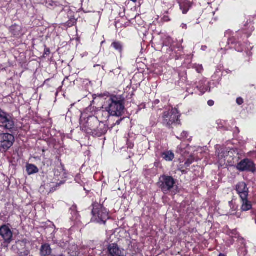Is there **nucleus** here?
I'll use <instances>...</instances> for the list:
<instances>
[{"mask_svg":"<svg viewBox=\"0 0 256 256\" xmlns=\"http://www.w3.org/2000/svg\"><path fill=\"white\" fill-rule=\"evenodd\" d=\"M52 250L48 244H44L41 246L40 254L41 256H48L51 254Z\"/></svg>","mask_w":256,"mask_h":256,"instance_id":"nucleus-17","label":"nucleus"},{"mask_svg":"<svg viewBox=\"0 0 256 256\" xmlns=\"http://www.w3.org/2000/svg\"><path fill=\"white\" fill-rule=\"evenodd\" d=\"M28 253L29 252L27 250L26 251H24V255L26 256H27L28 254Z\"/></svg>","mask_w":256,"mask_h":256,"instance_id":"nucleus-44","label":"nucleus"},{"mask_svg":"<svg viewBox=\"0 0 256 256\" xmlns=\"http://www.w3.org/2000/svg\"><path fill=\"white\" fill-rule=\"evenodd\" d=\"M112 46L116 50L118 51L120 53H122L123 50V46L122 44L118 41L114 42L112 44Z\"/></svg>","mask_w":256,"mask_h":256,"instance_id":"nucleus-25","label":"nucleus"},{"mask_svg":"<svg viewBox=\"0 0 256 256\" xmlns=\"http://www.w3.org/2000/svg\"><path fill=\"white\" fill-rule=\"evenodd\" d=\"M92 206V217L91 220L100 224H105L110 218L108 211L103 205L96 202H94Z\"/></svg>","mask_w":256,"mask_h":256,"instance_id":"nucleus-4","label":"nucleus"},{"mask_svg":"<svg viewBox=\"0 0 256 256\" xmlns=\"http://www.w3.org/2000/svg\"><path fill=\"white\" fill-rule=\"evenodd\" d=\"M61 172H64L63 176H64V177H66V170L64 168V165L62 163H60V164L59 166H58L57 168H56L54 170V176L56 180H60V176Z\"/></svg>","mask_w":256,"mask_h":256,"instance_id":"nucleus-18","label":"nucleus"},{"mask_svg":"<svg viewBox=\"0 0 256 256\" xmlns=\"http://www.w3.org/2000/svg\"><path fill=\"white\" fill-rule=\"evenodd\" d=\"M168 52H170V56L172 58H175L176 60L181 58L184 56L183 47L181 44L176 43L173 47L170 48Z\"/></svg>","mask_w":256,"mask_h":256,"instance_id":"nucleus-10","label":"nucleus"},{"mask_svg":"<svg viewBox=\"0 0 256 256\" xmlns=\"http://www.w3.org/2000/svg\"><path fill=\"white\" fill-rule=\"evenodd\" d=\"M48 80H49V79H47V80L45 81V82H46V81H48Z\"/></svg>","mask_w":256,"mask_h":256,"instance_id":"nucleus-50","label":"nucleus"},{"mask_svg":"<svg viewBox=\"0 0 256 256\" xmlns=\"http://www.w3.org/2000/svg\"><path fill=\"white\" fill-rule=\"evenodd\" d=\"M192 2L188 0H182L179 2L180 9L182 10L183 14H186L190 9L192 8Z\"/></svg>","mask_w":256,"mask_h":256,"instance_id":"nucleus-15","label":"nucleus"},{"mask_svg":"<svg viewBox=\"0 0 256 256\" xmlns=\"http://www.w3.org/2000/svg\"><path fill=\"white\" fill-rule=\"evenodd\" d=\"M8 30L12 36L16 38H20L25 34L22 26L16 24L11 26Z\"/></svg>","mask_w":256,"mask_h":256,"instance_id":"nucleus-14","label":"nucleus"},{"mask_svg":"<svg viewBox=\"0 0 256 256\" xmlns=\"http://www.w3.org/2000/svg\"><path fill=\"white\" fill-rule=\"evenodd\" d=\"M134 144L132 143L128 144V148H132L134 147Z\"/></svg>","mask_w":256,"mask_h":256,"instance_id":"nucleus-42","label":"nucleus"},{"mask_svg":"<svg viewBox=\"0 0 256 256\" xmlns=\"http://www.w3.org/2000/svg\"><path fill=\"white\" fill-rule=\"evenodd\" d=\"M163 4L168 7H172L174 4V0H162Z\"/></svg>","mask_w":256,"mask_h":256,"instance_id":"nucleus-31","label":"nucleus"},{"mask_svg":"<svg viewBox=\"0 0 256 256\" xmlns=\"http://www.w3.org/2000/svg\"><path fill=\"white\" fill-rule=\"evenodd\" d=\"M165 14H168V11H166V12H165Z\"/></svg>","mask_w":256,"mask_h":256,"instance_id":"nucleus-48","label":"nucleus"},{"mask_svg":"<svg viewBox=\"0 0 256 256\" xmlns=\"http://www.w3.org/2000/svg\"><path fill=\"white\" fill-rule=\"evenodd\" d=\"M50 54V50L48 48H46L44 50V54L48 56Z\"/></svg>","mask_w":256,"mask_h":256,"instance_id":"nucleus-36","label":"nucleus"},{"mask_svg":"<svg viewBox=\"0 0 256 256\" xmlns=\"http://www.w3.org/2000/svg\"><path fill=\"white\" fill-rule=\"evenodd\" d=\"M175 182L172 177L164 174L159 178L158 186L164 194H168L172 192Z\"/></svg>","mask_w":256,"mask_h":256,"instance_id":"nucleus-6","label":"nucleus"},{"mask_svg":"<svg viewBox=\"0 0 256 256\" xmlns=\"http://www.w3.org/2000/svg\"><path fill=\"white\" fill-rule=\"evenodd\" d=\"M254 30L252 22L247 21L241 31H238L234 34L231 37H228V44L232 46L236 50L242 52L244 50V46L241 44L242 33L244 32L246 38H248Z\"/></svg>","mask_w":256,"mask_h":256,"instance_id":"nucleus-3","label":"nucleus"},{"mask_svg":"<svg viewBox=\"0 0 256 256\" xmlns=\"http://www.w3.org/2000/svg\"><path fill=\"white\" fill-rule=\"evenodd\" d=\"M98 116L100 118H101L102 120H107L111 114L108 110L104 109V110H102L98 112Z\"/></svg>","mask_w":256,"mask_h":256,"instance_id":"nucleus-24","label":"nucleus"},{"mask_svg":"<svg viewBox=\"0 0 256 256\" xmlns=\"http://www.w3.org/2000/svg\"><path fill=\"white\" fill-rule=\"evenodd\" d=\"M26 171L28 174L30 175L38 172V168L33 164H28L26 166Z\"/></svg>","mask_w":256,"mask_h":256,"instance_id":"nucleus-23","label":"nucleus"},{"mask_svg":"<svg viewBox=\"0 0 256 256\" xmlns=\"http://www.w3.org/2000/svg\"><path fill=\"white\" fill-rule=\"evenodd\" d=\"M214 100H209L208 102V104L210 106H212L214 105Z\"/></svg>","mask_w":256,"mask_h":256,"instance_id":"nucleus-37","label":"nucleus"},{"mask_svg":"<svg viewBox=\"0 0 256 256\" xmlns=\"http://www.w3.org/2000/svg\"><path fill=\"white\" fill-rule=\"evenodd\" d=\"M42 152H45V150H42Z\"/></svg>","mask_w":256,"mask_h":256,"instance_id":"nucleus-51","label":"nucleus"},{"mask_svg":"<svg viewBox=\"0 0 256 256\" xmlns=\"http://www.w3.org/2000/svg\"><path fill=\"white\" fill-rule=\"evenodd\" d=\"M188 132L186 131H183L180 136H176V138L180 140H184L188 138Z\"/></svg>","mask_w":256,"mask_h":256,"instance_id":"nucleus-30","label":"nucleus"},{"mask_svg":"<svg viewBox=\"0 0 256 256\" xmlns=\"http://www.w3.org/2000/svg\"><path fill=\"white\" fill-rule=\"evenodd\" d=\"M242 207L241 209L242 211H248L252 208L251 202L248 200V198L245 199H241Z\"/></svg>","mask_w":256,"mask_h":256,"instance_id":"nucleus-20","label":"nucleus"},{"mask_svg":"<svg viewBox=\"0 0 256 256\" xmlns=\"http://www.w3.org/2000/svg\"><path fill=\"white\" fill-rule=\"evenodd\" d=\"M46 6L50 8H54L56 7H60L62 10H63L62 5L60 4L58 2L53 1L52 0H46Z\"/></svg>","mask_w":256,"mask_h":256,"instance_id":"nucleus-21","label":"nucleus"},{"mask_svg":"<svg viewBox=\"0 0 256 256\" xmlns=\"http://www.w3.org/2000/svg\"><path fill=\"white\" fill-rule=\"evenodd\" d=\"M71 214L73 216V218L77 219L78 216V212L77 211V206L76 205H73L70 208Z\"/></svg>","mask_w":256,"mask_h":256,"instance_id":"nucleus-27","label":"nucleus"},{"mask_svg":"<svg viewBox=\"0 0 256 256\" xmlns=\"http://www.w3.org/2000/svg\"><path fill=\"white\" fill-rule=\"evenodd\" d=\"M108 250V256H126L124 250L120 248L116 244H109Z\"/></svg>","mask_w":256,"mask_h":256,"instance_id":"nucleus-11","label":"nucleus"},{"mask_svg":"<svg viewBox=\"0 0 256 256\" xmlns=\"http://www.w3.org/2000/svg\"><path fill=\"white\" fill-rule=\"evenodd\" d=\"M181 114L176 108H172L162 114V124L164 126L171 128L173 125L181 124L180 117Z\"/></svg>","mask_w":256,"mask_h":256,"instance_id":"nucleus-5","label":"nucleus"},{"mask_svg":"<svg viewBox=\"0 0 256 256\" xmlns=\"http://www.w3.org/2000/svg\"><path fill=\"white\" fill-rule=\"evenodd\" d=\"M236 102L238 105H241L244 103V100L241 98H238L236 99Z\"/></svg>","mask_w":256,"mask_h":256,"instance_id":"nucleus-35","label":"nucleus"},{"mask_svg":"<svg viewBox=\"0 0 256 256\" xmlns=\"http://www.w3.org/2000/svg\"><path fill=\"white\" fill-rule=\"evenodd\" d=\"M236 128L238 130V131L239 132V130H238V127H236Z\"/></svg>","mask_w":256,"mask_h":256,"instance_id":"nucleus-49","label":"nucleus"},{"mask_svg":"<svg viewBox=\"0 0 256 256\" xmlns=\"http://www.w3.org/2000/svg\"><path fill=\"white\" fill-rule=\"evenodd\" d=\"M65 181L64 180H61L60 182L59 183H56V186H60L61 184H64V183Z\"/></svg>","mask_w":256,"mask_h":256,"instance_id":"nucleus-40","label":"nucleus"},{"mask_svg":"<svg viewBox=\"0 0 256 256\" xmlns=\"http://www.w3.org/2000/svg\"><path fill=\"white\" fill-rule=\"evenodd\" d=\"M240 242L242 244L244 245V246H242L239 248L238 253L240 255L245 256L247 254V250L245 248L244 240L243 238H241L240 240Z\"/></svg>","mask_w":256,"mask_h":256,"instance_id":"nucleus-26","label":"nucleus"},{"mask_svg":"<svg viewBox=\"0 0 256 256\" xmlns=\"http://www.w3.org/2000/svg\"><path fill=\"white\" fill-rule=\"evenodd\" d=\"M0 126L10 132L14 128L13 118L8 113H6V115L0 118Z\"/></svg>","mask_w":256,"mask_h":256,"instance_id":"nucleus-8","label":"nucleus"},{"mask_svg":"<svg viewBox=\"0 0 256 256\" xmlns=\"http://www.w3.org/2000/svg\"><path fill=\"white\" fill-rule=\"evenodd\" d=\"M0 236L7 245L10 244L12 240L13 234L10 228L6 225L0 227Z\"/></svg>","mask_w":256,"mask_h":256,"instance_id":"nucleus-9","label":"nucleus"},{"mask_svg":"<svg viewBox=\"0 0 256 256\" xmlns=\"http://www.w3.org/2000/svg\"><path fill=\"white\" fill-rule=\"evenodd\" d=\"M17 246H25V244L23 242H16Z\"/></svg>","mask_w":256,"mask_h":256,"instance_id":"nucleus-38","label":"nucleus"},{"mask_svg":"<svg viewBox=\"0 0 256 256\" xmlns=\"http://www.w3.org/2000/svg\"><path fill=\"white\" fill-rule=\"evenodd\" d=\"M158 118L157 116H152L150 117V125L152 126H156L158 124Z\"/></svg>","mask_w":256,"mask_h":256,"instance_id":"nucleus-29","label":"nucleus"},{"mask_svg":"<svg viewBox=\"0 0 256 256\" xmlns=\"http://www.w3.org/2000/svg\"><path fill=\"white\" fill-rule=\"evenodd\" d=\"M14 138L12 134L8 133L0 134V151L2 152H7L13 145Z\"/></svg>","mask_w":256,"mask_h":256,"instance_id":"nucleus-7","label":"nucleus"},{"mask_svg":"<svg viewBox=\"0 0 256 256\" xmlns=\"http://www.w3.org/2000/svg\"><path fill=\"white\" fill-rule=\"evenodd\" d=\"M193 68L196 70L198 73H202L204 70L202 66V64H195L194 65Z\"/></svg>","mask_w":256,"mask_h":256,"instance_id":"nucleus-32","label":"nucleus"},{"mask_svg":"<svg viewBox=\"0 0 256 256\" xmlns=\"http://www.w3.org/2000/svg\"><path fill=\"white\" fill-rule=\"evenodd\" d=\"M122 119H120V120H117L116 122V124H118V125L120 123V122L122 121Z\"/></svg>","mask_w":256,"mask_h":256,"instance_id":"nucleus-43","label":"nucleus"},{"mask_svg":"<svg viewBox=\"0 0 256 256\" xmlns=\"http://www.w3.org/2000/svg\"><path fill=\"white\" fill-rule=\"evenodd\" d=\"M176 43L177 42H174L170 36H166L163 40V46L168 47V48L167 50L168 52L170 50V48L173 47Z\"/></svg>","mask_w":256,"mask_h":256,"instance_id":"nucleus-19","label":"nucleus"},{"mask_svg":"<svg viewBox=\"0 0 256 256\" xmlns=\"http://www.w3.org/2000/svg\"><path fill=\"white\" fill-rule=\"evenodd\" d=\"M236 190L239 195L240 199L248 198V188L246 184L244 182L238 183L236 186Z\"/></svg>","mask_w":256,"mask_h":256,"instance_id":"nucleus-13","label":"nucleus"},{"mask_svg":"<svg viewBox=\"0 0 256 256\" xmlns=\"http://www.w3.org/2000/svg\"><path fill=\"white\" fill-rule=\"evenodd\" d=\"M181 28L183 29H186L187 28V26L186 24H182V25H181Z\"/></svg>","mask_w":256,"mask_h":256,"instance_id":"nucleus-41","label":"nucleus"},{"mask_svg":"<svg viewBox=\"0 0 256 256\" xmlns=\"http://www.w3.org/2000/svg\"><path fill=\"white\" fill-rule=\"evenodd\" d=\"M6 112L2 111L0 108V118L1 117H2L4 115H6Z\"/></svg>","mask_w":256,"mask_h":256,"instance_id":"nucleus-39","label":"nucleus"},{"mask_svg":"<svg viewBox=\"0 0 256 256\" xmlns=\"http://www.w3.org/2000/svg\"><path fill=\"white\" fill-rule=\"evenodd\" d=\"M60 178H63V176H60Z\"/></svg>","mask_w":256,"mask_h":256,"instance_id":"nucleus-52","label":"nucleus"},{"mask_svg":"<svg viewBox=\"0 0 256 256\" xmlns=\"http://www.w3.org/2000/svg\"><path fill=\"white\" fill-rule=\"evenodd\" d=\"M218 256H226L224 254H220Z\"/></svg>","mask_w":256,"mask_h":256,"instance_id":"nucleus-45","label":"nucleus"},{"mask_svg":"<svg viewBox=\"0 0 256 256\" xmlns=\"http://www.w3.org/2000/svg\"><path fill=\"white\" fill-rule=\"evenodd\" d=\"M196 88L200 90L202 94H203L208 90V82L206 80L203 78L198 82Z\"/></svg>","mask_w":256,"mask_h":256,"instance_id":"nucleus-16","label":"nucleus"},{"mask_svg":"<svg viewBox=\"0 0 256 256\" xmlns=\"http://www.w3.org/2000/svg\"><path fill=\"white\" fill-rule=\"evenodd\" d=\"M170 18L168 15H164L161 18L160 20H158V18H157L158 23L159 24H162L165 22H168L170 21Z\"/></svg>","mask_w":256,"mask_h":256,"instance_id":"nucleus-28","label":"nucleus"},{"mask_svg":"<svg viewBox=\"0 0 256 256\" xmlns=\"http://www.w3.org/2000/svg\"><path fill=\"white\" fill-rule=\"evenodd\" d=\"M227 234L232 236H236L238 232L236 230H230L227 232Z\"/></svg>","mask_w":256,"mask_h":256,"instance_id":"nucleus-33","label":"nucleus"},{"mask_svg":"<svg viewBox=\"0 0 256 256\" xmlns=\"http://www.w3.org/2000/svg\"><path fill=\"white\" fill-rule=\"evenodd\" d=\"M229 34V32H227L226 34V36L227 35H228Z\"/></svg>","mask_w":256,"mask_h":256,"instance_id":"nucleus-47","label":"nucleus"},{"mask_svg":"<svg viewBox=\"0 0 256 256\" xmlns=\"http://www.w3.org/2000/svg\"><path fill=\"white\" fill-rule=\"evenodd\" d=\"M102 108L112 116H120L124 109V98L120 95L108 94L104 98Z\"/></svg>","mask_w":256,"mask_h":256,"instance_id":"nucleus-1","label":"nucleus"},{"mask_svg":"<svg viewBox=\"0 0 256 256\" xmlns=\"http://www.w3.org/2000/svg\"><path fill=\"white\" fill-rule=\"evenodd\" d=\"M80 130L88 134L100 137L107 132L108 126L100 122L98 117L92 116L88 118L86 122L81 124Z\"/></svg>","mask_w":256,"mask_h":256,"instance_id":"nucleus-2","label":"nucleus"},{"mask_svg":"<svg viewBox=\"0 0 256 256\" xmlns=\"http://www.w3.org/2000/svg\"><path fill=\"white\" fill-rule=\"evenodd\" d=\"M193 162V160L192 159H188L185 163H184V166H186V167H188Z\"/></svg>","mask_w":256,"mask_h":256,"instance_id":"nucleus-34","label":"nucleus"},{"mask_svg":"<svg viewBox=\"0 0 256 256\" xmlns=\"http://www.w3.org/2000/svg\"><path fill=\"white\" fill-rule=\"evenodd\" d=\"M255 222H256V214H255Z\"/></svg>","mask_w":256,"mask_h":256,"instance_id":"nucleus-46","label":"nucleus"},{"mask_svg":"<svg viewBox=\"0 0 256 256\" xmlns=\"http://www.w3.org/2000/svg\"><path fill=\"white\" fill-rule=\"evenodd\" d=\"M162 156L166 161L171 162L174 158V155L172 151H166L162 153Z\"/></svg>","mask_w":256,"mask_h":256,"instance_id":"nucleus-22","label":"nucleus"},{"mask_svg":"<svg viewBox=\"0 0 256 256\" xmlns=\"http://www.w3.org/2000/svg\"><path fill=\"white\" fill-rule=\"evenodd\" d=\"M236 168L240 171H254V162L248 159H244L240 162L236 166Z\"/></svg>","mask_w":256,"mask_h":256,"instance_id":"nucleus-12","label":"nucleus"},{"mask_svg":"<svg viewBox=\"0 0 256 256\" xmlns=\"http://www.w3.org/2000/svg\"><path fill=\"white\" fill-rule=\"evenodd\" d=\"M172 194H175V192H172Z\"/></svg>","mask_w":256,"mask_h":256,"instance_id":"nucleus-53","label":"nucleus"}]
</instances>
